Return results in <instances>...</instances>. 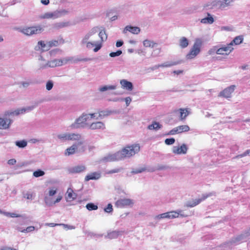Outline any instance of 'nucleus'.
Masks as SVG:
<instances>
[{
    "label": "nucleus",
    "mask_w": 250,
    "mask_h": 250,
    "mask_svg": "<svg viewBox=\"0 0 250 250\" xmlns=\"http://www.w3.org/2000/svg\"><path fill=\"white\" fill-rule=\"evenodd\" d=\"M98 32V27H94L85 33L80 43L82 46L85 47L87 49H93L94 52H98L102 47V43L106 41L107 38L105 30H102L99 33V36L101 39L100 41L91 42L89 41L91 37Z\"/></svg>",
    "instance_id": "nucleus-1"
},
{
    "label": "nucleus",
    "mask_w": 250,
    "mask_h": 250,
    "mask_svg": "<svg viewBox=\"0 0 250 250\" xmlns=\"http://www.w3.org/2000/svg\"><path fill=\"white\" fill-rule=\"evenodd\" d=\"M140 146L139 144H135L130 146H127L119 151L121 155L122 160L129 158L139 152Z\"/></svg>",
    "instance_id": "nucleus-2"
},
{
    "label": "nucleus",
    "mask_w": 250,
    "mask_h": 250,
    "mask_svg": "<svg viewBox=\"0 0 250 250\" xmlns=\"http://www.w3.org/2000/svg\"><path fill=\"white\" fill-rule=\"evenodd\" d=\"M70 61H71V59L69 57L64 58L61 59H55L48 61L46 63L41 64L40 68L43 69L48 67L53 68L57 66H62L66 64Z\"/></svg>",
    "instance_id": "nucleus-3"
},
{
    "label": "nucleus",
    "mask_w": 250,
    "mask_h": 250,
    "mask_svg": "<svg viewBox=\"0 0 250 250\" xmlns=\"http://www.w3.org/2000/svg\"><path fill=\"white\" fill-rule=\"evenodd\" d=\"M90 116L87 114H83L77 118L75 122L71 125L70 127L71 129H76L80 127H88L89 124Z\"/></svg>",
    "instance_id": "nucleus-4"
},
{
    "label": "nucleus",
    "mask_w": 250,
    "mask_h": 250,
    "mask_svg": "<svg viewBox=\"0 0 250 250\" xmlns=\"http://www.w3.org/2000/svg\"><path fill=\"white\" fill-rule=\"evenodd\" d=\"M202 44V40L200 39H196L189 52L187 54L186 59L191 60L195 58L200 53Z\"/></svg>",
    "instance_id": "nucleus-5"
},
{
    "label": "nucleus",
    "mask_w": 250,
    "mask_h": 250,
    "mask_svg": "<svg viewBox=\"0 0 250 250\" xmlns=\"http://www.w3.org/2000/svg\"><path fill=\"white\" fill-rule=\"evenodd\" d=\"M85 148L86 146L84 145V141H80L67 148L65 150V155L69 156L74 154L76 152H84Z\"/></svg>",
    "instance_id": "nucleus-6"
},
{
    "label": "nucleus",
    "mask_w": 250,
    "mask_h": 250,
    "mask_svg": "<svg viewBox=\"0 0 250 250\" xmlns=\"http://www.w3.org/2000/svg\"><path fill=\"white\" fill-rule=\"evenodd\" d=\"M42 31L43 28L40 26L24 27L20 30L21 32L27 36L40 34Z\"/></svg>",
    "instance_id": "nucleus-7"
},
{
    "label": "nucleus",
    "mask_w": 250,
    "mask_h": 250,
    "mask_svg": "<svg viewBox=\"0 0 250 250\" xmlns=\"http://www.w3.org/2000/svg\"><path fill=\"white\" fill-rule=\"evenodd\" d=\"M233 1V0H214L211 2L210 7L208 8L212 9L219 5V8L221 10H224L226 7L230 6Z\"/></svg>",
    "instance_id": "nucleus-8"
},
{
    "label": "nucleus",
    "mask_w": 250,
    "mask_h": 250,
    "mask_svg": "<svg viewBox=\"0 0 250 250\" xmlns=\"http://www.w3.org/2000/svg\"><path fill=\"white\" fill-rule=\"evenodd\" d=\"M119 151L114 153H109L102 158L100 161L104 163L122 160Z\"/></svg>",
    "instance_id": "nucleus-9"
},
{
    "label": "nucleus",
    "mask_w": 250,
    "mask_h": 250,
    "mask_svg": "<svg viewBox=\"0 0 250 250\" xmlns=\"http://www.w3.org/2000/svg\"><path fill=\"white\" fill-rule=\"evenodd\" d=\"M63 11H55L48 12L41 15L39 18L41 19H56L61 17L62 15Z\"/></svg>",
    "instance_id": "nucleus-10"
},
{
    "label": "nucleus",
    "mask_w": 250,
    "mask_h": 250,
    "mask_svg": "<svg viewBox=\"0 0 250 250\" xmlns=\"http://www.w3.org/2000/svg\"><path fill=\"white\" fill-rule=\"evenodd\" d=\"M38 104H35L33 105L28 106L25 107L21 108H18L13 111H11L8 113V115H16L18 116L21 114H23L25 113L29 112L33 110L37 106Z\"/></svg>",
    "instance_id": "nucleus-11"
},
{
    "label": "nucleus",
    "mask_w": 250,
    "mask_h": 250,
    "mask_svg": "<svg viewBox=\"0 0 250 250\" xmlns=\"http://www.w3.org/2000/svg\"><path fill=\"white\" fill-rule=\"evenodd\" d=\"M62 198V196L61 194L58 195L56 197L54 196H44V201L46 206L51 207L60 202Z\"/></svg>",
    "instance_id": "nucleus-12"
},
{
    "label": "nucleus",
    "mask_w": 250,
    "mask_h": 250,
    "mask_svg": "<svg viewBox=\"0 0 250 250\" xmlns=\"http://www.w3.org/2000/svg\"><path fill=\"white\" fill-rule=\"evenodd\" d=\"M134 202L129 198H122L118 200L115 203V206L117 208H123L132 206Z\"/></svg>",
    "instance_id": "nucleus-13"
},
{
    "label": "nucleus",
    "mask_w": 250,
    "mask_h": 250,
    "mask_svg": "<svg viewBox=\"0 0 250 250\" xmlns=\"http://www.w3.org/2000/svg\"><path fill=\"white\" fill-rule=\"evenodd\" d=\"M233 49L231 44H228L226 46H223L216 51V53L220 55H229Z\"/></svg>",
    "instance_id": "nucleus-14"
},
{
    "label": "nucleus",
    "mask_w": 250,
    "mask_h": 250,
    "mask_svg": "<svg viewBox=\"0 0 250 250\" xmlns=\"http://www.w3.org/2000/svg\"><path fill=\"white\" fill-rule=\"evenodd\" d=\"M235 86L234 85H230V86L225 88L219 94V96H222L226 98H229L231 97V95L235 89Z\"/></svg>",
    "instance_id": "nucleus-15"
},
{
    "label": "nucleus",
    "mask_w": 250,
    "mask_h": 250,
    "mask_svg": "<svg viewBox=\"0 0 250 250\" xmlns=\"http://www.w3.org/2000/svg\"><path fill=\"white\" fill-rule=\"evenodd\" d=\"M13 121L6 117L0 118V129H6L9 128Z\"/></svg>",
    "instance_id": "nucleus-16"
},
{
    "label": "nucleus",
    "mask_w": 250,
    "mask_h": 250,
    "mask_svg": "<svg viewBox=\"0 0 250 250\" xmlns=\"http://www.w3.org/2000/svg\"><path fill=\"white\" fill-rule=\"evenodd\" d=\"M188 147L185 144H183L180 146H174L172 148V152L176 154H185L187 153Z\"/></svg>",
    "instance_id": "nucleus-17"
},
{
    "label": "nucleus",
    "mask_w": 250,
    "mask_h": 250,
    "mask_svg": "<svg viewBox=\"0 0 250 250\" xmlns=\"http://www.w3.org/2000/svg\"><path fill=\"white\" fill-rule=\"evenodd\" d=\"M105 128V125L102 122H93L88 125V128L92 130L102 129L104 130Z\"/></svg>",
    "instance_id": "nucleus-18"
},
{
    "label": "nucleus",
    "mask_w": 250,
    "mask_h": 250,
    "mask_svg": "<svg viewBox=\"0 0 250 250\" xmlns=\"http://www.w3.org/2000/svg\"><path fill=\"white\" fill-rule=\"evenodd\" d=\"M176 214L174 212V211L165 212L161 214H159L155 217L157 219H161L164 218L173 219L175 218Z\"/></svg>",
    "instance_id": "nucleus-19"
},
{
    "label": "nucleus",
    "mask_w": 250,
    "mask_h": 250,
    "mask_svg": "<svg viewBox=\"0 0 250 250\" xmlns=\"http://www.w3.org/2000/svg\"><path fill=\"white\" fill-rule=\"evenodd\" d=\"M120 83L121 85L122 88L128 91H131L133 89V87L132 83L127 81L126 80H121Z\"/></svg>",
    "instance_id": "nucleus-20"
},
{
    "label": "nucleus",
    "mask_w": 250,
    "mask_h": 250,
    "mask_svg": "<svg viewBox=\"0 0 250 250\" xmlns=\"http://www.w3.org/2000/svg\"><path fill=\"white\" fill-rule=\"evenodd\" d=\"M36 50L47 51L49 49L48 42L45 43L43 41H41L38 42L37 45L35 47Z\"/></svg>",
    "instance_id": "nucleus-21"
},
{
    "label": "nucleus",
    "mask_w": 250,
    "mask_h": 250,
    "mask_svg": "<svg viewBox=\"0 0 250 250\" xmlns=\"http://www.w3.org/2000/svg\"><path fill=\"white\" fill-rule=\"evenodd\" d=\"M101 176L100 172H94L87 174L85 177V181H88L90 180H98Z\"/></svg>",
    "instance_id": "nucleus-22"
},
{
    "label": "nucleus",
    "mask_w": 250,
    "mask_h": 250,
    "mask_svg": "<svg viewBox=\"0 0 250 250\" xmlns=\"http://www.w3.org/2000/svg\"><path fill=\"white\" fill-rule=\"evenodd\" d=\"M127 31H129L134 34H138L140 32V29L138 27L127 25L125 28L124 33H126Z\"/></svg>",
    "instance_id": "nucleus-23"
},
{
    "label": "nucleus",
    "mask_w": 250,
    "mask_h": 250,
    "mask_svg": "<svg viewBox=\"0 0 250 250\" xmlns=\"http://www.w3.org/2000/svg\"><path fill=\"white\" fill-rule=\"evenodd\" d=\"M77 198V194L73 192L72 188H68L66 193V199L67 201H73Z\"/></svg>",
    "instance_id": "nucleus-24"
},
{
    "label": "nucleus",
    "mask_w": 250,
    "mask_h": 250,
    "mask_svg": "<svg viewBox=\"0 0 250 250\" xmlns=\"http://www.w3.org/2000/svg\"><path fill=\"white\" fill-rule=\"evenodd\" d=\"M68 141H83L81 139V135L79 133H68Z\"/></svg>",
    "instance_id": "nucleus-25"
},
{
    "label": "nucleus",
    "mask_w": 250,
    "mask_h": 250,
    "mask_svg": "<svg viewBox=\"0 0 250 250\" xmlns=\"http://www.w3.org/2000/svg\"><path fill=\"white\" fill-rule=\"evenodd\" d=\"M214 18L211 15V14L208 13H207V17L201 19V20L200 21V22L202 23L208 24H211L213 23L214 22Z\"/></svg>",
    "instance_id": "nucleus-26"
},
{
    "label": "nucleus",
    "mask_w": 250,
    "mask_h": 250,
    "mask_svg": "<svg viewBox=\"0 0 250 250\" xmlns=\"http://www.w3.org/2000/svg\"><path fill=\"white\" fill-rule=\"evenodd\" d=\"M123 232L119 230H114L109 232L106 236V238L112 239L117 238L119 236L122 234Z\"/></svg>",
    "instance_id": "nucleus-27"
},
{
    "label": "nucleus",
    "mask_w": 250,
    "mask_h": 250,
    "mask_svg": "<svg viewBox=\"0 0 250 250\" xmlns=\"http://www.w3.org/2000/svg\"><path fill=\"white\" fill-rule=\"evenodd\" d=\"M64 43V40L61 38L58 40H52L48 42V44L49 49L53 46H57L60 44H63Z\"/></svg>",
    "instance_id": "nucleus-28"
},
{
    "label": "nucleus",
    "mask_w": 250,
    "mask_h": 250,
    "mask_svg": "<svg viewBox=\"0 0 250 250\" xmlns=\"http://www.w3.org/2000/svg\"><path fill=\"white\" fill-rule=\"evenodd\" d=\"M162 127V125H161L159 123L157 122L156 121H153L152 122V124L149 125L147 126V128L149 130H158Z\"/></svg>",
    "instance_id": "nucleus-29"
},
{
    "label": "nucleus",
    "mask_w": 250,
    "mask_h": 250,
    "mask_svg": "<svg viewBox=\"0 0 250 250\" xmlns=\"http://www.w3.org/2000/svg\"><path fill=\"white\" fill-rule=\"evenodd\" d=\"M117 88L116 85H105L102 86L99 88L100 92H104L107 90H115Z\"/></svg>",
    "instance_id": "nucleus-30"
},
{
    "label": "nucleus",
    "mask_w": 250,
    "mask_h": 250,
    "mask_svg": "<svg viewBox=\"0 0 250 250\" xmlns=\"http://www.w3.org/2000/svg\"><path fill=\"white\" fill-rule=\"evenodd\" d=\"M178 63V62H173V61H168L165 62L164 63L159 64L158 65H156L155 68H159L160 67H169L173 65H175Z\"/></svg>",
    "instance_id": "nucleus-31"
},
{
    "label": "nucleus",
    "mask_w": 250,
    "mask_h": 250,
    "mask_svg": "<svg viewBox=\"0 0 250 250\" xmlns=\"http://www.w3.org/2000/svg\"><path fill=\"white\" fill-rule=\"evenodd\" d=\"M85 169V167L84 166H77L71 168L70 170V172L71 173H80Z\"/></svg>",
    "instance_id": "nucleus-32"
},
{
    "label": "nucleus",
    "mask_w": 250,
    "mask_h": 250,
    "mask_svg": "<svg viewBox=\"0 0 250 250\" xmlns=\"http://www.w3.org/2000/svg\"><path fill=\"white\" fill-rule=\"evenodd\" d=\"M189 44L188 39L185 37H182L179 40V46L182 48H186Z\"/></svg>",
    "instance_id": "nucleus-33"
},
{
    "label": "nucleus",
    "mask_w": 250,
    "mask_h": 250,
    "mask_svg": "<svg viewBox=\"0 0 250 250\" xmlns=\"http://www.w3.org/2000/svg\"><path fill=\"white\" fill-rule=\"evenodd\" d=\"M178 133H181L184 132H187L189 130V127L187 125H182L176 127Z\"/></svg>",
    "instance_id": "nucleus-34"
},
{
    "label": "nucleus",
    "mask_w": 250,
    "mask_h": 250,
    "mask_svg": "<svg viewBox=\"0 0 250 250\" xmlns=\"http://www.w3.org/2000/svg\"><path fill=\"white\" fill-rule=\"evenodd\" d=\"M112 111L107 110L100 111L98 112L99 117L98 118H100V119H102L104 118L105 117H106L110 115L112 113Z\"/></svg>",
    "instance_id": "nucleus-35"
},
{
    "label": "nucleus",
    "mask_w": 250,
    "mask_h": 250,
    "mask_svg": "<svg viewBox=\"0 0 250 250\" xmlns=\"http://www.w3.org/2000/svg\"><path fill=\"white\" fill-rule=\"evenodd\" d=\"M156 44L153 41L149 40H145L143 42V45L146 47H151L153 48Z\"/></svg>",
    "instance_id": "nucleus-36"
},
{
    "label": "nucleus",
    "mask_w": 250,
    "mask_h": 250,
    "mask_svg": "<svg viewBox=\"0 0 250 250\" xmlns=\"http://www.w3.org/2000/svg\"><path fill=\"white\" fill-rule=\"evenodd\" d=\"M243 40V38L242 36H237L235 37L233 40L229 43L232 44V46L234 44L235 45H238L240 44L242 42Z\"/></svg>",
    "instance_id": "nucleus-37"
},
{
    "label": "nucleus",
    "mask_w": 250,
    "mask_h": 250,
    "mask_svg": "<svg viewBox=\"0 0 250 250\" xmlns=\"http://www.w3.org/2000/svg\"><path fill=\"white\" fill-rule=\"evenodd\" d=\"M57 189L55 187L49 188L48 192L45 194L44 196H54L57 193Z\"/></svg>",
    "instance_id": "nucleus-38"
},
{
    "label": "nucleus",
    "mask_w": 250,
    "mask_h": 250,
    "mask_svg": "<svg viewBox=\"0 0 250 250\" xmlns=\"http://www.w3.org/2000/svg\"><path fill=\"white\" fill-rule=\"evenodd\" d=\"M179 111L180 112V117L181 120L185 119L188 115V111L186 109L180 108Z\"/></svg>",
    "instance_id": "nucleus-39"
},
{
    "label": "nucleus",
    "mask_w": 250,
    "mask_h": 250,
    "mask_svg": "<svg viewBox=\"0 0 250 250\" xmlns=\"http://www.w3.org/2000/svg\"><path fill=\"white\" fill-rule=\"evenodd\" d=\"M57 137L58 139L62 142L68 141V133H63L59 134L57 135Z\"/></svg>",
    "instance_id": "nucleus-40"
},
{
    "label": "nucleus",
    "mask_w": 250,
    "mask_h": 250,
    "mask_svg": "<svg viewBox=\"0 0 250 250\" xmlns=\"http://www.w3.org/2000/svg\"><path fill=\"white\" fill-rule=\"evenodd\" d=\"M35 228L34 226H29L27 227L25 229H22L21 228H18L17 229L22 232H30L33 231L35 230Z\"/></svg>",
    "instance_id": "nucleus-41"
},
{
    "label": "nucleus",
    "mask_w": 250,
    "mask_h": 250,
    "mask_svg": "<svg viewBox=\"0 0 250 250\" xmlns=\"http://www.w3.org/2000/svg\"><path fill=\"white\" fill-rule=\"evenodd\" d=\"M16 145L19 148H24L27 145V142L25 140L18 141L15 142Z\"/></svg>",
    "instance_id": "nucleus-42"
},
{
    "label": "nucleus",
    "mask_w": 250,
    "mask_h": 250,
    "mask_svg": "<svg viewBox=\"0 0 250 250\" xmlns=\"http://www.w3.org/2000/svg\"><path fill=\"white\" fill-rule=\"evenodd\" d=\"M146 170V168L145 167H139L135 169H132L131 173L132 174H136L142 173Z\"/></svg>",
    "instance_id": "nucleus-43"
},
{
    "label": "nucleus",
    "mask_w": 250,
    "mask_h": 250,
    "mask_svg": "<svg viewBox=\"0 0 250 250\" xmlns=\"http://www.w3.org/2000/svg\"><path fill=\"white\" fill-rule=\"evenodd\" d=\"M3 215L7 217H10L12 218L21 217V215L17 214L16 213H11L9 212H3Z\"/></svg>",
    "instance_id": "nucleus-44"
},
{
    "label": "nucleus",
    "mask_w": 250,
    "mask_h": 250,
    "mask_svg": "<svg viewBox=\"0 0 250 250\" xmlns=\"http://www.w3.org/2000/svg\"><path fill=\"white\" fill-rule=\"evenodd\" d=\"M86 208L88 210H95L98 209V206L93 203H88L86 205Z\"/></svg>",
    "instance_id": "nucleus-45"
},
{
    "label": "nucleus",
    "mask_w": 250,
    "mask_h": 250,
    "mask_svg": "<svg viewBox=\"0 0 250 250\" xmlns=\"http://www.w3.org/2000/svg\"><path fill=\"white\" fill-rule=\"evenodd\" d=\"M45 173L43 171L38 169L33 172V176L35 177H39L44 175Z\"/></svg>",
    "instance_id": "nucleus-46"
},
{
    "label": "nucleus",
    "mask_w": 250,
    "mask_h": 250,
    "mask_svg": "<svg viewBox=\"0 0 250 250\" xmlns=\"http://www.w3.org/2000/svg\"><path fill=\"white\" fill-rule=\"evenodd\" d=\"M174 212L176 214V216H175V218H177L179 216H181L182 217H187L188 215L187 214H186L184 213V211L182 210H178L177 211H174Z\"/></svg>",
    "instance_id": "nucleus-47"
},
{
    "label": "nucleus",
    "mask_w": 250,
    "mask_h": 250,
    "mask_svg": "<svg viewBox=\"0 0 250 250\" xmlns=\"http://www.w3.org/2000/svg\"><path fill=\"white\" fill-rule=\"evenodd\" d=\"M249 235H250V229L248 231V232H247L245 234H242L240 236H239L236 239L238 241H244L246 240V238H244L245 236H248Z\"/></svg>",
    "instance_id": "nucleus-48"
},
{
    "label": "nucleus",
    "mask_w": 250,
    "mask_h": 250,
    "mask_svg": "<svg viewBox=\"0 0 250 250\" xmlns=\"http://www.w3.org/2000/svg\"><path fill=\"white\" fill-rule=\"evenodd\" d=\"M23 197L27 199L32 200L34 197V195L31 192H27L23 194Z\"/></svg>",
    "instance_id": "nucleus-49"
},
{
    "label": "nucleus",
    "mask_w": 250,
    "mask_h": 250,
    "mask_svg": "<svg viewBox=\"0 0 250 250\" xmlns=\"http://www.w3.org/2000/svg\"><path fill=\"white\" fill-rule=\"evenodd\" d=\"M87 114L90 116V117H89L90 121L92 119H94L95 120H100V118H98V117H99V113H90V114Z\"/></svg>",
    "instance_id": "nucleus-50"
},
{
    "label": "nucleus",
    "mask_w": 250,
    "mask_h": 250,
    "mask_svg": "<svg viewBox=\"0 0 250 250\" xmlns=\"http://www.w3.org/2000/svg\"><path fill=\"white\" fill-rule=\"evenodd\" d=\"M104 211L107 213H111L113 211L112 205L108 204L106 208H104Z\"/></svg>",
    "instance_id": "nucleus-51"
},
{
    "label": "nucleus",
    "mask_w": 250,
    "mask_h": 250,
    "mask_svg": "<svg viewBox=\"0 0 250 250\" xmlns=\"http://www.w3.org/2000/svg\"><path fill=\"white\" fill-rule=\"evenodd\" d=\"M122 169H123V168L122 167L116 168L109 170L107 172V174H113V173H118V172H120Z\"/></svg>",
    "instance_id": "nucleus-52"
},
{
    "label": "nucleus",
    "mask_w": 250,
    "mask_h": 250,
    "mask_svg": "<svg viewBox=\"0 0 250 250\" xmlns=\"http://www.w3.org/2000/svg\"><path fill=\"white\" fill-rule=\"evenodd\" d=\"M175 139L174 138H167L165 141V143L167 145H171L174 143Z\"/></svg>",
    "instance_id": "nucleus-53"
},
{
    "label": "nucleus",
    "mask_w": 250,
    "mask_h": 250,
    "mask_svg": "<svg viewBox=\"0 0 250 250\" xmlns=\"http://www.w3.org/2000/svg\"><path fill=\"white\" fill-rule=\"evenodd\" d=\"M122 53V51L121 50H118L115 52H111L109 54V56L111 57H115L119 56Z\"/></svg>",
    "instance_id": "nucleus-54"
},
{
    "label": "nucleus",
    "mask_w": 250,
    "mask_h": 250,
    "mask_svg": "<svg viewBox=\"0 0 250 250\" xmlns=\"http://www.w3.org/2000/svg\"><path fill=\"white\" fill-rule=\"evenodd\" d=\"M210 195H211V193H209V194H207L206 195H204L203 199L199 200L197 201V203L193 204L192 205H191L190 206L191 207H194V206L198 205V204H199L201 202V201H202V200H205V199H206L207 197L210 196Z\"/></svg>",
    "instance_id": "nucleus-55"
},
{
    "label": "nucleus",
    "mask_w": 250,
    "mask_h": 250,
    "mask_svg": "<svg viewBox=\"0 0 250 250\" xmlns=\"http://www.w3.org/2000/svg\"><path fill=\"white\" fill-rule=\"evenodd\" d=\"M53 86V83L51 81H49L46 84V88L48 90H50Z\"/></svg>",
    "instance_id": "nucleus-56"
},
{
    "label": "nucleus",
    "mask_w": 250,
    "mask_h": 250,
    "mask_svg": "<svg viewBox=\"0 0 250 250\" xmlns=\"http://www.w3.org/2000/svg\"><path fill=\"white\" fill-rule=\"evenodd\" d=\"M123 100H124L125 101L126 106H128L129 105V104H130V103L132 101V99L130 97H127L125 99H123V98L121 99V101H123Z\"/></svg>",
    "instance_id": "nucleus-57"
},
{
    "label": "nucleus",
    "mask_w": 250,
    "mask_h": 250,
    "mask_svg": "<svg viewBox=\"0 0 250 250\" xmlns=\"http://www.w3.org/2000/svg\"><path fill=\"white\" fill-rule=\"evenodd\" d=\"M61 226H63L64 229H75V227L73 226L68 225L67 224H60Z\"/></svg>",
    "instance_id": "nucleus-58"
},
{
    "label": "nucleus",
    "mask_w": 250,
    "mask_h": 250,
    "mask_svg": "<svg viewBox=\"0 0 250 250\" xmlns=\"http://www.w3.org/2000/svg\"><path fill=\"white\" fill-rule=\"evenodd\" d=\"M68 25V23L66 22H59L56 24V26L58 28H63Z\"/></svg>",
    "instance_id": "nucleus-59"
},
{
    "label": "nucleus",
    "mask_w": 250,
    "mask_h": 250,
    "mask_svg": "<svg viewBox=\"0 0 250 250\" xmlns=\"http://www.w3.org/2000/svg\"><path fill=\"white\" fill-rule=\"evenodd\" d=\"M248 155H250V149L247 150L245 152H244L243 153L237 156L236 158H242V157H245Z\"/></svg>",
    "instance_id": "nucleus-60"
},
{
    "label": "nucleus",
    "mask_w": 250,
    "mask_h": 250,
    "mask_svg": "<svg viewBox=\"0 0 250 250\" xmlns=\"http://www.w3.org/2000/svg\"><path fill=\"white\" fill-rule=\"evenodd\" d=\"M23 87H28L31 83L30 81H25V82H21L20 83Z\"/></svg>",
    "instance_id": "nucleus-61"
},
{
    "label": "nucleus",
    "mask_w": 250,
    "mask_h": 250,
    "mask_svg": "<svg viewBox=\"0 0 250 250\" xmlns=\"http://www.w3.org/2000/svg\"><path fill=\"white\" fill-rule=\"evenodd\" d=\"M178 134L176 127L171 130L167 134V135H175Z\"/></svg>",
    "instance_id": "nucleus-62"
},
{
    "label": "nucleus",
    "mask_w": 250,
    "mask_h": 250,
    "mask_svg": "<svg viewBox=\"0 0 250 250\" xmlns=\"http://www.w3.org/2000/svg\"><path fill=\"white\" fill-rule=\"evenodd\" d=\"M46 226H48L50 227H54L56 226H61L60 224H56V223H45L44 224Z\"/></svg>",
    "instance_id": "nucleus-63"
},
{
    "label": "nucleus",
    "mask_w": 250,
    "mask_h": 250,
    "mask_svg": "<svg viewBox=\"0 0 250 250\" xmlns=\"http://www.w3.org/2000/svg\"><path fill=\"white\" fill-rule=\"evenodd\" d=\"M17 161L15 159H11L7 162V164L9 165H14L16 164Z\"/></svg>",
    "instance_id": "nucleus-64"
}]
</instances>
